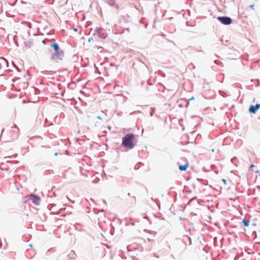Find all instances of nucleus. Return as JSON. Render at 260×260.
<instances>
[{
  "mask_svg": "<svg viewBox=\"0 0 260 260\" xmlns=\"http://www.w3.org/2000/svg\"><path fill=\"white\" fill-rule=\"evenodd\" d=\"M139 168H140V166L137 167V165H136V166H135V170H138V169H139Z\"/></svg>",
  "mask_w": 260,
  "mask_h": 260,
  "instance_id": "a878e982",
  "label": "nucleus"
},
{
  "mask_svg": "<svg viewBox=\"0 0 260 260\" xmlns=\"http://www.w3.org/2000/svg\"><path fill=\"white\" fill-rule=\"evenodd\" d=\"M103 29L102 27H96L94 31L93 36H97L99 38L104 39L106 38L107 35L103 32Z\"/></svg>",
  "mask_w": 260,
  "mask_h": 260,
  "instance_id": "39448f33",
  "label": "nucleus"
},
{
  "mask_svg": "<svg viewBox=\"0 0 260 260\" xmlns=\"http://www.w3.org/2000/svg\"><path fill=\"white\" fill-rule=\"evenodd\" d=\"M222 182H223L225 185H226V179H222Z\"/></svg>",
  "mask_w": 260,
  "mask_h": 260,
  "instance_id": "412c9836",
  "label": "nucleus"
},
{
  "mask_svg": "<svg viewBox=\"0 0 260 260\" xmlns=\"http://www.w3.org/2000/svg\"><path fill=\"white\" fill-rule=\"evenodd\" d=\"M132 225H135V223H132Z\"/></svg>",
  "mask_w": 260,
  "mask_h": 260,
  "instance_id": "8fccbe9b",
  "label": "nucleus"
},
{
  "mask_svg": "<svg viewBox=\"0 0 260 260\" xmlns=\"http://www.w3.org/2000/svg\"><path fill=\"white\" fill-rule=\"evenodd\" d=\"M96 118H97L98 119L102 120V117H101L100 116H98L96 117Z\"/></svg>",
  "mask_w": 260,
  "mask_h": 260,
  "instance_id": "bb28decb",
  "label": "nucleus"
},
{
  "mask_svg": "<svg viewBox=\"0 0 260 260\" xmlns=\"http://www.w3.org/2000/svg\"><path fill=\"white\" fill-rule=\"evenodd\" d=\"M155 256L157 258H159V256H158V255H155Z\"/></svg>",
  "mask_w": 260,
  "mask_h": 260,
  "instance_id": "a19ab883",
  "label": "nucleus"
},
{
  "mask_svg": "<svg viewBox=\"0 0 260 260\" xmlns=\"http://www.w3.org/2000/svg\"><path fill=\"white\" fill-rule=\"evenodd\" d=\"M254 167H255V166L253 164H251L250 166L249 169L252 171V170H253L252 168H254Z\"/></svg>",
  "mask_w": 260,
  "mask_h": 260,
  "instance_id": "a211bd4d",
  "label": "nucleus"
},
{
  "mask_svg": "<svg viewBox=\"0 0 260 260\" xmlns=\"http://www.w3.org/2000/svg\"><path fill=\"white\" fill-rule=\"evenodd\" d=\"M15 68L18 70V71H19V69H18V68L16 66V65H14Z\"/></svg>",
  "mask_w": 260,
  "mask_h": 260,
  "instance_id": "7c9ffc66",
  "label": "nucleus"
},
{
  "mask_svg": "<svg viewBox=\"0 0 260 260\" xmlns=\"http://www.w3.org/2000/svg\"><path fill=\"white\" fill-rule=\"evenodd\" d=\"M70 255H71V256H73V255H75V252L73 250H72L71 253L69 254Z\"/></svg>",
  "mask_w": 260,
  "mask_h": 260,
  "instance_id": "f3484780",
  "label": "nucleus"
},
{
  "mask_svg": "<svg viewBox=\"0 0 260 260\" xmlns=\"http://www.w3.org/2000/svg\"><path fill=\"white\" fill-rule=\"evenodd\" d=\"M219 93L223 97H225L226 96V94L222 91L219 90Z\"/></svg>",
  "mask_w": 260,
  "mask_h": 260,
  "instance_id": "ddd939ff",
  "label": "nucleus"
},
{
  "mask_svg": "<svg viewBox=\"0 0 260 260\" xmlns=\"http://www.w3.org/2000/svg\"><path fill=\"white\" fill-rule=\"evenodd\" d=\"M51 250H52V249H49L48 250V251H51Z\"/></svg>",
  "mask_w": 260,
  "mask_h": 260,
  "instance_id": "a18cd8bd",
  "label": "nucleus"
},
{
  "mask_svg": "<svg viewBox=\"0 0 260 260\" xmlns=\"http://www.w3.org/2000/svg\"><path fill=\"white\" fill-rule=\"evenodd\" d=\"M49 206H51V207H53V206H55V204H49Z\"/></svg>",
  "mask_w": 260,
  "mask_h": 260,
  "instance_id": "cd10ccee",
  "label": "nucleus"
},
{
  "mask_svg": "<svg viewBox=\"0 0 260 260\" xmlns=\"http://www.w3.org/2000/svg\"><path fill=\"white\" fill-rule=\"evenodd\" d=\"M28 200H30L35 205H39L41 201L40 197L34 193H31L28 197Z\"/></svg>",
  "mask_w": 260,
  "mask_h": 260,
  "instance_id": "20e7f679",
  "label": "nucleus"
},
{
  "mask_svg": "<svg viewBox=\"0 0 260 260\" xmlns=\"http://www.w3.org/2000/svg\"><path fill=\"white\" fill-rule=\"evenodd\" d=\"M139 164L141 165H144V164L142 162H140Z\"/></svg>",
  "mask_w": 260,
  "mask_h": 260,
  "instance_id": "c9c22d12",
  "label": "nucleus"
},
{
  "mask_svg": "<svg viewBox=\"0 0 260 260\" xmlns=\"http://www.w3.org/2000/svg\"><path fill=\"white\" fill-rule=\"evenodd\" d=\"M53 196H56V194L54 193Z\"/></svg>",
  "mask_w": 260,
  "mask_h": 260,
  "instance_id": "09e8293b",
  "label": "nucleus"
},
{
  "mask_svg": "<svg viewBox=\"0 0 260 260\" xmlns=\"http://www.w3.org/2000/svg\"><path fill=\"white\" fill-rule=\"evenodd\" d=\"M54 155H55V156H57V155H58V153H57V152H55V153H54Z\"/></svg>",
  "mask_w": 260,
  "mask_h": 260,
  "instance_id": "72a5a7b5",
  "label": "nucleus"
},
{
  "mask_svg": "<svg viewBox=\"0 0 260 260\" xmlns=\"http://www.w3.org/2000/svg\"><path fill=\"white\" fill-rule=\"evenodd\" d=\"M14 127L15 128H18V127H17V125H16V124H15L14 125Z\"/></svg>",
  "mask_w": 260,
  "mask_h": 260,
  "instance_id": "473e14b6",
  "label": "nucleus"
},
{
  "mask_svg": "<svg viewBox=\"0 0 260 260\" xmlns=\"http://www.w3.org/2000/svg\"><path fill=\"white\" fill-rule=\"evenodd\" d=\"M252 235L254 236V238H256L257 237L256 232L255 231H253L252 232Z\"/></svg>",
  "mask_w": 260,
  "mask_h": 260,
  "instance_id": "dca6fc26",
  "label": "nucleus"
},
{
  "mask_svg": "<svg viewBox=\"0 0 260 260\" xmlns=\"http://www.w3.org/2000/svg\"><path fill=\"white\" fill-rule=\"evenodd\" d=\"M256 225V224L255 222L252 223V226H255Z\"/></svg>",
  "mask_w": 260,
  "mask_h": 260,
  "instance_id": "2f4dec72",
  "label": "nucleus"
},
{
  "mask_svg": "<svg viewBox=\"0 0 260 260\" xmlns=\"http://www.w3.org/2000/svg\"><path fill=\"white\" fill-rule=\"evenodd\" d=\"M214 62L217 64H219L220 62L218 60H215Z\"/></svg>",
  "mask_w": 260,
  "mask_h": 260,
  "instance_id": "4be33fe9",
  "label": "nucleus"
},
{
  "mask_svg": "<svg viewBox=\"0 0 260 260\" xmlns=\"http://www.w3.org/2000/svg\"><path fill=\"white\" fill-rule=\"evenodd\" d=\"M259 85H260L259 81V80H257V83H256V84L255 85V86H256V87H257V86H258Z\"/></svg>",
  "mask_w": 260,
  "mask_h": 260,
  "instance_id": "393cba45",
  "label": "nucleus"
},
{
  "mask_svg": "<svg viewBox=\"0 0 260 260\" xmlns=\"http://www.w3.org/2000/svg\"><path fill=\"white\" fill-rule=\"evenodd\" d=\"M17 156V154H16L14 155L13 156H9L5 157V158H11L13 157H14V158H16Z\"/></svg>",
  "mask_w": 260,
  "mask_h": 260,
  "instance_id": "2eb2a0df",
  "label": "nucleus"
},
{
  "mask_svg": "<svg viewBox=\"0 0 260 260\" xmlns=\"http://www.w3.org/2000/svg\"><path fill=\"white\" fill-rule=\"evenodd\" d=\"M199 52H204L203 50L198 51Z\"/></svg>",
  "mask_w": 260,
  "mask_h": 260,
  "instance_id": "79ce46f5",
  "label": "nucleus"
},
{
  "mask_svg": "<svg viewBox=\"0 0 260 260\" xmlns=\"http://www.w3.org/2000/svg\"><path fill=\"white\" fill-rule=\"evenodd\" d=\"M242 222L245 227H248L249 225V221L246 218L243 219Z\"/></svg>",
  "mask_w": 260,
  "mask_h": 260,
  "instance_id": "9d476101",
  "label": "nucleus"
},
{
  "mask_svg": "<svg viewBox=\"0 0 260 260\" xmlns=\"http://www.w3.org/2000/svg\"><path fill=\"white\" fill-rule=\"evenodd\" d=\"M93 40V38L92 37H90L88 39V42H90L91 41Z\"/></svg>",
  "mask_w": 260,
  "mask_h": 260,
  "instance_id": "5701e85b",
  "label": "nucleus"
},
{
  "mask_svg": "<svg viewBox=\"0 0 260 260\" xmlns=\"http://www.w3.org/2000/svg\"><path fill=\"white\" fill-rule=\"evenodd\" d=\"M127 195H128V196H131L130 193H128Z\"/></svg>",
  "mask_w": 260,
  "mask_h": 260,
  "instance_id": "37998d69",
  "label": "nucleus"
},
{
  "mask_svg": "<svg viewBox=\"0 0 260 260\" xmlns=\"http://www.w3.org/2000/svg\"><path fill=\"white\" fill-rule=\"evenodd\" d=\"M125 30H127L128 32H129L130 31V29L129 28H125Z\"/></svg>",
  "mask_w": 260,
  "mask_h": 260,
  "instance_id": "c85d7f7f",
  "label": "nucleus"
},
{
  "mask_svg": "<svg viewBox=\"0 0 260 260\" xmlns=\"http://www.w3.org/2000/svg\"><path fill=\"white\" fill-rule=\"evenodd\" d=\"M135 135L133 133L126 134L122 140V145L128 149H132L134 148L135 144L134 143Z\"/></svg>",
  "mask_w": 260,
  "mask_h": 260,
  "instance_id": "f03ea898",
  "label": "nucleus"
},
{
  "mask_svg": "<svg viewBox=\"0 0 260 260\" xmlns=\"http://www.w3.org/2000/svg\"><path fill=\"white\" fill-rule=\"evenodd\" d=\"M151 110L152 111V112H150V115L151 116H152L153 115V112L154 111V108H152L151 109Z\"/></svg>",
  "mask_w": 260,
  "mask_h": 260,
  "instance_id": "6ab92c4d",
  "label": "nucleus"
},
{
  "mask_svg": "<svg viewBox=\"0 0 260 260\" xmlns=\"http://www.w3.org/2000/svg\"><path fill=\"white\" fill-rule=\"evenodd\" d=\"M189 164L185 163L184 165H181L179 166V169L180 171H185L187 170V169L189 167Z\"/></svg>",
  "mask_w": 260,
  "mask_h": 260,
  "instance_id": "6e6552de",
  "label": "nucleus"
},
{
  "mask_svg": "<svg viewBox=\"0 0 260 260\" xmlns=\"http://www.w3.org/2000/svg\"><path fill=\"white\" fill-rule=\"evenodd\" d=\"M103 202H104V203H106V201H105V200H103Z\"/></svg>",
  "mask_w": 260,
  "mask_h": 260,
  "instance_id": "49530a36",
  "label": "nucleus"
},
{
  "mask_svg": "<svg viewBox=\"0 0 260 260\" xmlns=\"http://www.w3.org/2000/svg\"><path fill=\"white\" fill-rule=\"evenodd\" d=\"M29 247H32V244H29Z\"/></svg>",
  "mask_w": 260,
  "mask_h": 260,
  "instance_id": "58836bf2",
  "label": "nucleus"
},
{
  "mask_svg": "<svg viewBox=\"0 0 260 260\" xmlns=\"http://www.w3.org/2000/svg\"><path fill=\"white\" fill-rule=\"evenodd\" d=\"M194 100V97L193 96H191L189 100H188V101L187 102V104L186 105V107H187L188 105H189V101H192V100Z\"/></svg>",
  "mask_w": 260,
  "mask_h": 260,
  "instance_id": "4468645a",
  "label": "nucleus"
},
{
  "mask_svg": "<svg viewBox=\"0 0 260 260\" xmlns=\"http://www.w3.org/2000/svg\"><path fill=\"white\" fill-rule=\"evenodd\" d=\"M260 108V104H256L255 105H250L249 106L248 111L250 113L255 114L257 111Z\"/></svg>",
  "mask_w": 260,
  "mask_h": 260,
  "instance_id": "423d86ee",
  "label": "nucleus"
},
{
  "mask_svg": "<svg viewBox=\"0 0 260 260\" xmlns=\"http://www.w3.org/2000/svg\"><path fill=\"white\" fill-rule=\"evenodd\" d=\"M5 165L4 162L0 164V170L2 171H8L9 170V167H3Z\"/></svg>",
  "mask_w": 260,
  "mask_h": 260,
  "instance_id": "9b49d317",
  "label": "nucleus"
},
{
  "mask_svg": "<svg viewBox=\"0 0 260 260\" xmlns=\"http://www.w3.org/2000/svg\"><path fill=\"white\" fill-rule=\"evenodd\" d=\"M237 159V158L236 157H234L231 159L232 162L234 163V161H235Z\"/></svg>",
  "mask_w": 260,
  "mask_h": 260,
  "instance_id": "aec40b11",
  "label": "nucleus"
},
{
  "mask_svg": "<svg viewBox=\"0 0 260 260\" xmlns=\"http://www.w3.org/2000/svg\"><path fill=\"white\" fill-rule=\"evenodd\" d=\"M144 148L147 149V147L146 146H145L144 147Z\"/></svg>",
  "mask_w": 260,
  "mask_h": 260,
  "instance_id": "c03bdc74",
  "label": "nucleus"
},
{
  "mask_svg": "<svg viewBox=\"0 0 260 260\" xmlns=\"http://www.w3.org/2000/svg\"><path fill=\"white\" fill-rule=\"evenodd\" d=\"M110 66H112V67H114V66H115V64L113 63H110Z\"/></svg>",
  "mask_w": 260,
  "mask_h": 260,
  "instance_id": "c756f323",
  "label": "nucleus"
},
{
  "mask_svg": "<svg viewBox=\"0 0 260 260\" xmlns=\"http://www.w3.org/2000/svg\"><path fill=\"white\" fill-rule=\"evenodd\" d=\"M108 4L112 6V7H116L117 9L119 8V6L116 4L115 0H108Z\"/></svg>",
  "mask_w": 260,
  "mask_h": 260,
  "instance_id": "1a4fd4ad",
  "label": "nucleus"
},
{
  "mask_svg": "<svg viewBox=\"0 0 260 260\" xmlns=\"http://www.w3.org/2000/svg\"><path fill=\"white\" fill-rule=\"evenodd\" d=\"M182 242L185 245H187L188 243V245H190L192 244L191 238L187 235L183 236Z\"/></svg>",
  "mask_w": 260,
  "mask_h": 260,
  "instance_id": "0eeeda50",
  "label": "nucleus"
},
{
  "mask_svg": "<svg viewBox=\"0 0 260 260\" xmlns=\"http://www.w3.org/2000/svg\"><path fill=\"white\" fill-rule=\"evenodd\" d=\"M254 4H252V5H251L250 6H249V8H251V9H252L253 10L254 9Z\"/></svg>",
  "mask_w": 260,
  "mask_h": 260,
  "instance_id": "b1692460",
  "label": "nucleus"
},
{
  "mask_svg": "<svg viewBox=\"0 0 260 260\" xmlns=\"http://www.w3.org/2000/svg\"><path fill=\"white\" fill-rule=\"evenodd\" d=\"M255 172L256 173H259V171H258V170L256 171Z\"/></svg>",
  "mask_w": 260,
  "mask_h": 260,
  "instance_id": "4c0bfd02",
  "label": "nucleus"
},
{
  "mask_svg": "<svg viewBox=\"0 0 260 260\" xmlns=\"http://www.w3.org/2000/svg\"><path fill=\"white\" fill-rule=\"evenodd\" d=\"M53 196H56V194L54 193Z\"/></svg>",
  "mask_w": 260,
  "mask_h": 260,
  "instance_id": "de8ad7c7",
  "label": "nucleus"
},
{
  "mask_svg": "<svg viewBox=\"0 0 260 260\" xmlns=\"http://www.w3.org/2000/svg\"><path fill=\"white\" fill-rule=\"evenodd\" d=\"M42 42L43 44H45V40H43Z\"/></svg>",
  "mask_w": 260,
  "mask_h": 260,
  "instance_id": "e433bc0d",
  "label": "nucleus"
},
{
  "mask_svg": "<svg viewBox=\"0 0 260 260\" xmlns=\"http://www.w3.org/2000/svg\"><path fill=\"white\" fill-rule=\"evenodd\" d=\"M51 41L52 42L50 44V47L53 49V52L52 53L50 59L52 61L59 62L63 60L64 56V51L60 48L59 45L55 42L54 39H52Z\"/></svg>",
  "mask_w": 260,
  "mask_h": 260,
  "instance_id": "f257e3e1",
  "label": "nucleus"
},
{
  "mask_svg": "<svg viewBox=\"0 0 260 260\" xmlns=\"http://www.w3.org/2000/svg\"><path fill=\"white\" fill-rule=\"evenodd\" d=\"M217 19L222 24L229 25L233 23V19L226 16H218Z\"/></svg>",
  "mask_w": 260,
  "mask_h": 260,
  "instance_id": "7ed1b4c3",
  "label": "nucleus"
},
{
  "mask_svg": "<svg viewBox=\"0 0 260 260\" xmlns=\"http://www.w3.org/2000/svg\"><path fill=\"white\" fill-rule=\"evenodd\" d=\"M73 30L75 31H77V28H75L73 29Z\"/></svg>",
  "mask_w": 260,
  "mask_h": 260,
  "instance_id": "f704fd0d",
  "label": "nucleus"
},
{
  "mask_svg": "<svg viewBox=\"0 0 260 260\" xmlns=\"http://www.w3.org/2000/svg\"><path fill=\"white\" fill-rule=\"evenodd\" d=\"M6 162L18 164V163H19V161H18V160H7Z\"/></svg>",
  "mask_w": 260,
  "mask_h": 260,
  "instance_id": "f8f14e48",
  "label": "nucleus"
},
{
  "mask_svg": "<svg viewBox=\"0 0 260 260\" xmlns=\"http://www.w3.org/2000/svg\"><path fill=\"white\" fill-rule=\"evenodd\" d=\"M77 58V57L76 56L74 55V56H73V58Z\"/></svg>",
  "mask_w": 260,
  "mask_h": 260,
  "instance_id": "ea45409f",
  "label": "nucleus"
}]
</instances>
